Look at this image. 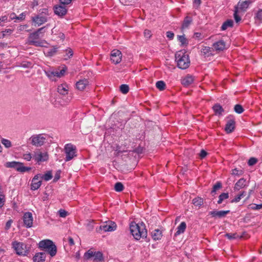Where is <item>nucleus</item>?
<instances>
[{
    "label": "nucleus",
    "instance_id": "obj_44",
    "mask_svg": "<svg viewBox=\"0 0 262 262\" xmlns=\"http://www.w3.org/2000/svg\"><path fill=\"white\" fill-rule=\"evenodd\" d=\"M225 236L227 237L229 239H235L237 238H241L242 236H239L238 235L235 233H226L225 234Z\"/></svg>",
    "mask_w": 262,
    "mask_h": 262
},
{
    "label": "nucleus",
    "instance_id": "obj_41",
    "mask_svg": "<svg viewBox=\"0 0 262 262\" xmlns=\"http://www.w3.org/2000/svg\"><path fill=\"white\" fill-rule=\"evenodd\" d=\"M115 190L117 192H121L124 189V186L121 182H117L114 186Z\"/></svg>",
    "mask_w": 262,
    "mask_h": 262
},
{
    "label": "nucleus",
    "instance_id": "obj_4",
    "mask_svg": "<svg viewBox=\"0 0 262 262\" xmlns=\"http://www.w3.org/2000/svg\"><path fill=\"white\" fill-rule=\"evenodd\" d=\"M48 138V136L43 134L34 135L29 138V141L32 145L40 147L46 143Z\"/></svg>",
    "mask_w": 262,
    "mask_h": 262
},
{
    "label": "nucleus",
    "instance_id": "obj_38",
    "mask_svg": "<svg viewBox=\"0 0 262 262\" xmlns=\"http://www.w3.org/2000/svg\"><path fill=\"white\" fill-rule=\"evenodd\" d=\"M58 47H53V48L50 49L47 52V56H54L57 51Z\"/></svg>",
    "mask_w": 262,
    "mask_h": 262
},
{
    "label": "nucleus",
    "instance_id": "obj_42",
    "mask_svg": "<svg viewBox=\"0 0 262 262\" xmlns=\"http://www.w3.org/2000/svg\"><path fill=\"white\" fill-rule=\"evenodd\" d=\"M120 91L124 94H127L129 91V86L127 84H122L120 86Z\"/></svg>",
    "mask_w": 262,
    "mask_h": 262
},
{
    "label": "nucleus",
    "instance_id": "obj_10",
    "mask_svg": "<svg viewBox=\"0 0 262 262\" xmlns=\"http://www.w3.org/2000/svg\"><path fill=\"white\" fill-rule=\"evenodd\" d=\"M116 224L113 221H108L100 226V229L105 232H111L116 229Z\"/></svg>",
    "mask_w": 262,
    "mask_h": 262
},
{
    "label": "nucleus",
    "instance_id": "obj_9",
    "mask_svg": "<svg viewBox=\"0 0 262 262\" xmlns=\"http://www.w3.org/2000/svg\"><path fill=\"white\" fill-rule=\"evenodd\" d=\"M122 59V53L118 50L114 49L111 53V60L115 64L119 63Z\"/></svg>",
    "mask_w": 262,
    "mask_h": 262
},
{
    "label": "nucleus",
    "instance_id": "obj_40",
    "mask_svg": "<svg viewBox=\"0 0 262 262\" xmlns=\"http://www.w3.org/2000/svg\"><path fill=\"white\" fill-rule=\"evenodd\" d=\"M178 40L181 42V46H183L188 45L187 39L185 37L184 35H178Z\"/></svg>",
    "mask_w": 262,
    "mask_h": 262
},
{
    "label": "nucleus",
    "instance_id": "obj_6",
    "mask_svg": "<svg viewBox=\"0 0 262 262\" xmlns=\"http://www.w3.org/2000/svg\"><path fill=\"white\" fill-rule=\"evenodd\" d=\"M66 158L64 159L66 162L72 160L77 156L76 147L71 143H68L65 145L64 147Z\"/></svg>",
    "mask_w": 262,
    "mask_h": 262
},
{
    "label": "nucleus",
    "instance_id": "obj_25",
    "mask_svg": "<svg viewBox=\"0 0 262 262\" xmlns=\"http://www.w3.org/2000/svg\"><path fill=\"white\" fill-rule=\"evenodd\" d=\"M212 109L214 112V114L216 116H222L224 110L222 106L219 104H215L212 107Z\"/></svg>",
    "mask_w": 262,
    "mask_h": 262
},
{
    "label": "nucleus",
    "instance_id": "obj_45",
    "mask_svg": "<svg viewBox=\"0 0 262 262\" xmlns=\"http://www.w3.org/2000/svg\"><path fill=\"white\" fill-rule=\"evenodd\" d=\"M94 252L91 250H89L86 252L84 253V258L85 259H89L92 257H93Z\"/></svg>",
    "mask_w": 262,
    "mask_h": 262
},
{
    "label": "nucleus",
    "instance_id": "obj_21",
    "mask_svg": "<svg viewBox=\"0 0 262 262\" xmlns=\"http://www.w3.org/2000/svg\"><path fill=\"white\" fill-rule=\"evenodd\" d=\"M246 186H247V185L246 179L241 178L235 183L234 189L235 190H239Z\"/></svg>",
    "mask_w": 262,
    "mask_h": 262
},
{
    "label": "nucleus",
    "instance_id": "obj_8",
    "mask_svg": "<svg viewBox=\"0 0 262 262\" xmlns=\"http://www.w3.org/2000/svg\"><path fill=\"white\" fill-rule=\"evenodd\" d=\"M12 246L16 254L19 255H26L29 251V247L23 243L14 242Z\"/></svg>",
    "mask_w": 262,
    "mask_h": 262
},
{
    "label": "nucleus",
    "instance_id": "obj_12",
    "mask_svg": "<svg viewBox=\"0 0 262 262\" xmlns=\"http://www.w3.org/2000/svg\"><path fill=\"white\" fill-rule=\"evenodd\" d=\"M24 223L27 228H30L33 225L32 214L30 212H26L23 216Z\"/></svg>",
    "mask_w": 262,
    "mask_h": 262
},
{
    "label": "nucleus",
    "instance_id": "obj_22",
    "mask_svg": "<svg viewBox=\"0 0 262 262\" xmlns=\"http://www.w3.org/2000/svg\"><path fill=\"white\" fill-rule=\"evenodd\" d=\"M46 257V253L45 252H39L36 253L33 257L34 262H43Z\"/></svg>",
    "mask_w": 262,
    "mask_h": 262
},
{
    "label": "nucleus",
    "instance_id": "obj_47",
    "mask_svg": "<svg viewBox=\"0 0 262 262\" xmlns=\"http://www.w3.org/2000/svg\"><path fill=\"white\" fill-rule=\"evenodd\" d=\"M243 170L242 169H238L237 168H235L232 170L231 174L233 176H241L243 174Z\"/></svg>",
    "mask_w": 262,
    "mask_h": 262
},
{
    "label": "nucleus",
    "instance_id": "obj_11",
    "mask_svg": "<svg viewBox=\"0 0 262 262\" xmlns=\"http://www.w3.org/2000/svg\"><path fill=\"white\" fill-rule=\"evenodd\" d=\"M33 158L37 162L47 161L48 160L49 156L47 152H42L40 151H36L34 152Z\"/></svg>",
    "mask_w": 262,
    "mask_h": 262
},
{
    "label": "nucleus",
    "instance_id": "obj_36",
    "mask_svg": "<svg viewBox=\"0 0 262 262\" xmlns=\"http://www.w3.org/2000/svg\"><path fill=\"white\" fill-rule=\"evenodd\" d=\"M156 86L160 91H163L165 90L166 84L163 81L160 80L156 82Z\"/></svg>",
    "mask_w": 262,
    "mask_h": 262
},
{
    "label": "nucleus",
    "instance_id": "obj_14",
    "mask_svg": "<svg viewBox=\"0 0 262 262\" xmlns=\"http://www.w3.org/2000/svg\"><path fill=\"white\" fill-rule=\"evenodd\" d=\"M67 8L66 6L56 5L54 7V11L56 15L59 16H63L67 13Z\"/></svg>",
    "mask_w": 262,
    "mask_h": 262
},
{
    "label": "nucleus",
    "instance_id": "obj_20",
    "mask_svg": "<svg viewBox=\"0 0 262 262\" xmlns=\"http://www.w3.org/2000/svg\"><path fill=\"white\" fill-rule=\"evenodd\" d=\"M89 81L86 79H83L79 80L76 83V88L80 91H83L88 85Z\"/></svg>",
    "mask_w": 262,
    "mask_h": 262
},
{
    "label": "nucleus",
    "instance_id": "obj_18",
    "mask_svg": "<svg viewBox=\"0 0 262 262\" xmlns=\"http://www.w3.org/2000/svg\"><path fill=\"white\" fill-rule=\"evenodd\" d=\"M235 122L233 119L229 120L225 128V131L227 133H232L235 128Z\"/></svg>",
    "mask_w": 262,
    "mask_h": 262
},
{
    "label": "nucleus",
    "instance_id": "obj_16",
    "mask_svg": "<svg viewBox=\"0 0 262 262\" xmlns=\"http://www.w3.org/2000/svg\"><path fill=\"white\" fill-rule=\"evenodd\" d=\"M32 20L38 26H41L48 21V18L41 15H36L32 17Z\"/></svg>",
    "mask_w": 262,
    "mask_h": 262
},
{
    "label": "nucleus",
    "instance_id": "obj_26",
    "mask_svg": "<svg viewBox=\"0 0 262 262\" xmlns=\"http://www.w3.org/2000/svg\"><path fill=\"white\" fill-rule=\"evenodd\" d=\"M186 228V224L184 222H182L181 224L178 226L177 228V231L175 233V236L178 235L180 234L183 233L185 231Z\"/></svg>",
    "mask_w": 262,
    "mask_h": 262
},
{
    "label": "nucleus",
    "instance_id": "obj_48",
    "mask_svg": "<svg viewBox=\"0 0 262 262\" xmlns=\"http://www.w3.org/2000/svg\"><path fill=\"white\" fill-rule=\"evenodd\" d=\"M66 55H65V59L67 60L68 58H71L73 55V52L71 48H68L66 50Z\"/></svg>",
    "mask_w": 262,
    "mask_h": 262
},
{
    "label": "nucleus",
    "instance_id": "obj_19",
    "mask_svg": "<svg viewBox=\"0 0 262 262\" xmlns=\"http://www.w3.org/2000/svg\"><path fill=\"white\" fill-rule=\"evenodd\" d=\"M213 47L216 51H223L226 47L225 42L223 40H220L218 41L214 42L213 44Z\"/></svg>",
    "mask_w": 262,
    "mask_h": 262
},
{
    "label": "nucleus",
    "instance_id": "obj_15",
    "mask_svg": "<svg viewBox=\"0 0 262 262\" xmlns=\"http://www.w3.org/2000/svg\"><path fill=\"white\" fill-rule=\"evenodd\" d=\"M230 212V210H214L209 212V214L213 217L223 218Z\"/></svg>",
    "mask_w": 262,
    "mask_h": 262
},
{
    "label": "nucleus",
    "instance_id": "obj_64",
    "mask_svg": "<svg viewBox=\"0 0 262 262\" xmlns=\"http://www.w3.org/2000/svg\"><path fill=\"white\" fill-rule=\"evenodd\" d=\"M133 151L137 154H141L143 151V148L142 147H139L135 148Z\"/></svg>",
    "mask_w": 262,
    "mask_h": 262
},
{
    "label": "nucleus",
    "instance_id": "obj_35",
    "mask_svg": "<svg viewBox=\"0 0 262 262\" xmlns=\"http://www.w3.org/2000/svg\"><path fill=\"white\" fill-rule=\"evenodd\" d=\"M246 194V192L243 191L240 194H238L235 197L234 199L231 201V203H237L242 198L245 196Z\"/></svg>",
    "mask_w": 262,
    "mask_h": 262
},
{
    "label": "nucleus",
    "instance_id": "obj_55",
    "mask_svg": "<svg viewBox=\"0 0 262 262\" xmlns=\"http://www.w3.org/2000/svg\"><path fill=\"white\" fill-rule=\"evenodd\" d=\"M21 67L23 68H30L32 67V63L28 61H24L21 63Z\"/></svg>",
    "mask_w": 262,
    "mask_h": 262
},
{
    "label": "nucleus",
    "instance_id": "obj_56",
    "mask_svg": "<svg viewBox=\"0 0 262 262\" xmlns=\"http://www.w3.org/2000/svg\"><path fill=\"white\" fill-rule=\"evenodd\" d=\"M58 213L59 216L61 217H65L68 214V212L66 210L63 209H60L58 211Z\"/></svg>",
    "mask_w": 262,
    "mask_h": 262
},
{
    "label": "nucleus",
    "instance_id": "obj_51",
    "mask_svg": "<svg viewBox=\"0 0 262 262\" xmlns=\"http://www.w3.org/2000/svg\"><path fill=\"white\" fill-rule=\"evenodd\" d=\"M234 18L236 23H238L241 20V17L237 14V7H235Z\"/></svg>",
    "mask_w": 262,
    "mask_h": 262
},
{
    "label": "nucleus",
    "instance_id": "obj_63",
    "mask_svg": "<svg viewBox=\"0 0 262 262\" xmlns=\"http://www.w3.org/2000/svg\"><path fill=\"white\" fill-rule=\"evenodd\" d=\"M24 159L26 160L27 161H29L31 160V159L32 158L31 155L30 153L25 154L24 155Z\"/></svg>",
    "mask_w": 262,
    "mask_h": 262
},
{
    "label": "nucleus",
    "instance_id": "obj_5",
    "mask_svg": "<svg viewBox=\"0 0 262 262\" xmlns=\"http://www.w3.org/2000/svg\"><path fill=\"white\" fill-rule=\"evenodd\" d=\"M39 38V35L34 32L30 33L28 38V43L35 47H45V44L47 43V41L45 40H40Z\"/></svg>",
    "mask_w": 262,
    "mask_h": 262
},
{
    "label": "nucleus",
    "instance_id": "obj_37",
    "mask_svg": "<svg viewBox=\"0 0 262 262\" xmlns=\"http://www.w3.org/2000/svg\"><path fill=\"white\" fill-rule=\"evenodd\" d=\"M38 15L47 17L50 15L48 9L42 8L39 9Z\"/></svg>",
    "mask_w": 262,
    "mask_h": 262
},
{
    "label": "nucleus",
    "instance_id": "obj_58",
    "mask_svg": "<svg viewBox=\"0 0 262 262\" xmlns=\"http://www.w3.org/2000/svg\"><path fill=\"white\" fill-rule=\"evenodd\" d=\"M199 155L201 159H204L207 155V152L205 150L202 149Z\"/></svg>",
    "mask_w": 262,
    "mask_h": 262
},
{
    "label": "nucleus",
    "instance_id": "obj_3",
    "mask_svg": "<svg viewBox=\"0 0 262 262\" xmlns=\"http://www.w3.org/2000/svg\"><path fill=\"white\" fill-rule=\"evenodd\" d=\"M38 247L41 249H47L48 253L51 257H53L56 254V246L54 243L50 239L41 241L38 244Z\"/></svg>",
    "mask_w": 262,
    "mask_h": 262
},
{
    "label": "nucleus",
    "instance_id": "obj_50",
    "mask_svg": "<svg viewBox=\"0 0 262 262\" xmlns=\"http://www.w3.org/2000/svg\"><path fill=\"white\" fill-rule=\"evenodd\" d=\"M1 142L6 148H9L12 146L11 141L8 139H3Z\"/></svg>",
    "mask_w": 262,
    "mask_h": 262
},
{
    "label": "nucleus",
    "instance_id": "obj_54",
    "mask_svg": "<svg viewBox=\"0 0 262 262\" xmlns=\"http://www.w3.org/2000/svg\"><path fill=\"white\" fill-rule=\"evenodd\" d=\"M257 162V159L255 158H250L248 161V164L249 166H252L255 164Z\"/></svg>",
    "mask_w": 262,
    "mask_h": 262
},
{
    "label": "nucleus",
    "instance_id": "obj_57",
    "mask_svg": "<svg viewBox=\"0 0 262 262\" xmlns=\"http://www.w3.org/2000/svg\"><path fill=\"white\" fill-rule=\"evenodd\" d=\"M144 34L145 37L147 38H149L151 36V31L147 29L144 30Z\"/></svg>",
    "mask_w": 262,
    "mask_h": 262
},
{
    "label": "nucleus",
    "instance_id": "obj_32",
    "mask_svg": "<svg viewBox=\"0 0 262 262\" xmlns=\"http://www.w3.org/2000/svg\"><path fill=\"white\" fill-rule=\"evenodd\" d=\"M94 261H101L103 259V254L101 252H94Z\"/></svg>",
    "mask_w": 262,
    "mask_h": 262
},
{
    "label": "nucleus",
    "instance_id": "obj_52",
    "mask_svg": "<svg viewBox=\"0 0 262 262\" xmlns=\"http://www.w3.org/2000/svg\"><path fill=\"white\" fill-rule=\"evenodd\" d=\"M5 195L0 192V208H1L5 204Z\"/></svg>",
    "mask_w": 262,
    "mask_h": 262
},
{
    "label": "nucleus",
    "instance_id": "obj_61",
    "mask_svg": "<svg viewBox=\"0 0 262 262\" xmlns=\"http://www.w3.org/2000/svg\"><path fill=\"white\" fill-rule=\"evenodd\" d=\"M26 14L25 12L21 13L18 16H17V19L19 20H23L25 19Z\"/></svg>",
    "mask_w": 262,
    "mask_h": 262
},
{
    "label": "nucleus",
    "instance_id": "obj_39",
    "mask_svg": "<svg viewBox=\"0 0 262 262\" xmlns=\"http://www.w3.org/2000/svg\"><path fill=\"white\" fill-rule=\"evenodd\" d=\"M229 198L228 193H221L219 197V200L217 201V203L220 204L222 203V202Z\"/></svg>",
    "mask_w": 262,
    "mask_h": 262
},
{
    "label": "nucleus",
    "instance_id": "obj_27",
    "mask_svg": "<svg viewBox=\"0 0 262 262\" xmlns=\"http://www.w3.org/2000/svg\"><path fill=\"white\" fill-rule=\"evenodd\" d=\"M192 21V19L191 17L187 16L185 17L182 26V29H185L186 28H187L188 26L190 25V24Z\"/></svg>",
    "mask_w": 262,
    "mask_h": 262
},
{
    "label": "nucleus",
    "instance_id": "obj_46",
    "mask_svg": "<svg viewBox=\"0 0 262 262\" xmlns=\"http://www.w3.org/2000/svg\"><path fill=\"white\" fill-rule=\"evenodd\" d=\"M234 110L237 114H241L244 111L243 106L240 104H236L234 106Z\"/></svg>",
    "mask_w": 262,
    "mask_h": 262
},
{
    "label": "nucleus",
    "instance_id": "obj_31",
    "mask_svg": "<svg viewBox=\"0 0 262 262\" xmlns=\"http://www.w3.org/2000/svg\"><path fill=\"white\" fill-rule=\"evenodd\" d=\"M57 91L59 94L62 95H66L68 93V89H67V86L63 84L59 85L57 88Z\"/></svg>",
    "mask_w": 262,
    "mask_h": 262
},
{
    "label": "nucleus",
    "instance_id": "obj_33",
    "mask_svg": "<svg viewBox=\"0 0 262 262\" xmlns=\"http://www.w3.org/2000/svg\"><path fill=\"white\" fill-rule=\"evenodd\" d=\"M39 177L40 179H43L46 181H48L52 178L53 176L52 172L51 171H48L43 175H41L40 174Z\"/></svg>",
    "mask_w": 262,
    "mask_h": 262
},
{
    "label": "nucleus",
    "instance_id": "obj_1",
    "mask_svg": "<svg viewBox=\"0 0 262 262\" xmlns=\"http://www.w3.org/2000/svg\"><path fill=\"white\" fill-rule=\"evenodd\" d=\"M130 231L134 238L139 240L141 238H146L147 235V230L143 223L140 224L132 222L129 226Z\"/></svg>",
    "mask_w": 262,
    "mask_h": 262
},
{
    "label": "nucleus",
    "instance_id": "obj_2",
    "mask_svg": "<svg viewBox=\"0 0 262 262\" xmlns=\"http://www.w3.org/2000/svg\"><path fill=\"white\" fill-rule=\"evenodd\" d=\"M175 61L177 62V67L182 70L187 69L190 63L189 55L182 51L176 52Z\"/></svg>",
    "mask_w": 262,
    "mask_h": 262
},
{
    "label": "nucleus",
    "instance_id": "obj_13",
    "mask_svg": "<svg viewBox=\"0 0 262 262\" xmlns=\"http://www.w3.org/2000/svg\"><path fill=\"white\" fill-rule=\"evenodd\" d=\"M39 176H40V174H37L35 175L32 179V183L31 185V190H36L40 187L42 183V181L39 180V178H40Z\"/></svg>",
    "mask_w": 262,
    "mask_h": 262
},
{
    "label": "nucleus",
    "instance_id": "obj_59",
    "mask_svg": "<svg viewBox=\"0 0 262 262\" xmlns=\"http://www.w3.org/2000/svg\"><path fill=\"white\" fill-rule=\"evenodd\" d=\"M12 223V220H9V221H8L7 222H6V225H5V229L6 230L9 229L11 226V224Z\"/></svg>",
    "mask_w": 262,
    "mask_h": 262
},
{
    "label": "nucleus",
    "instance_id": "obj_60",
    "mask_svg": "<svg viewBox=\"0 0 262 262\" xmlns=\"http://www.w3.org/2000/svg\"><path fill=\"white\" fill-rule=\"evenodd\" d=\"M166 37L169 39H172L174 37V33L171 31H167L166 32Z\"/></svg>",
    "mask_w": 262,
    "mask_h": 262
},
{
    "label": "nucleus",
    "instance_id": "obj_7",
    "mask_svg": "<svg viewBox=\"0 0 262 262\" xmlns=\"http://www.w3.org/2000/svg\"><path fill=\"white\" fill-rule=\"evenodd\" d=\"M5 166L8 168H14L17 171L23 173L28 171L31 169L30 167L24 166L22 163L16 161L8 162L6 163Z\"/></svg>",
    "mask_w": 262,
    "mask_h": 262
},
{
    "label": "nucleus",
    "instance_id": "obj_24",
    "mask_svg": "<svg viewBox=\"0 0 262 262\" xmlns=\"http://www.w3.org/2000/svg\"><path fill=\"white\" fill-rule=\"evenodd\" d=\"M151 235L154 241L160 240L162 237V232L160 230L156 229L151 233Z\"/></svg>",
    "mask_w": 262,
    "mask_h": 262
},
{
    "label": "nucleus",
    "instance_id": "obj_30",
    "mask_svg": "<svg viewBox=\"0 0 262 262\" xmlns=\"http://www.w3.org/2000/svg\"><path fill=\"white\" fill-rule=\"evenodd\" d=\"M192 204L196 207H201L203 204V200L200 197L195 198L192 200Z\"/></svg>",
    "mask_w": 262,
    "mask_h": 262
},
{
    "label": "nucleus",
    "instance_id": "obj_53",
    "mask_svg": "<svg viewBox=\"0 0 262 262\" xmlns=\"http://www.w3.org/2000/svg\"><path fill=\"white\" fill-rule=\"evenodd\" d=\"M46 75L51 80H53L54 78V71H46Z\"/></svg>",
    "mask_w": 262,
    "mask_h": 262
},
{
    "label": "nucleus",
    "instance_id": "obj_29",
    "mask_svg": "<svg viewBox=\"0 0 262 262\" xmlns=\"http://www.w3.org/2000/svg\"><path fill=\"white\" fill-rule=\"evenodd\" d=\"M201 53L205 57H209L212 55L211 49L209 47H205L201 50Z\"/></svg>",
    "mask_w": 262,
    "mask_h": 262
},
{
    "label": "nucleus",
    "instance_id": "obj_43",
    "mask_svg": "<svg viewBox=\"0 0 262 262\" xmlns=\"http://www.w3.org/2000/svg\"><path fill=\"white\" fill-rule=\"evenodd\" d=\"M248 208L252 209V210H259L262 208V204H251L248 206Z\"/></svg>",
    "mask_w": 262,
    "mask_h": 262
},
{
    "label": "nucleus",
    "instance_id": "obj_49",
    "mask_svg": "<svg viewBox=\"0 0 262 262\" xmlns=\"http://www.w3.org/2000/svg\"><path fill=\"white\" fill-rule=\"evenodd\" d=\"M255 18L260 21V23H262V9H259L257 12L256 13Z\"/></svg>",
    "mask_w": 262,
    "mask_h": 262
},
{
    "label": "nucleus",
    "instance_id": "obj_34",
    "mask_svg": "<svg viewBox=\"0 0 262 262\" xmlns=\"http://www.w3.org/2000/svg\"><path fill=\"white\" fill-rule=\"evenodd\" d=\"M222 187V183L220 182H217L213 187L211 193L212 196L216 194V190H219Z\"/></svg>",
    "mask_w": 262,
    "mask_h": 262
},
{
    "label": "nucleus",
    "instance_id": "obj_28",
    "mask_svg": "<svg viewBox=\"0 0 262 262\" xmlns=\"http://www.w3.org/2000/svg\"><path fill=\"white\" fill-rule=\"evenodd\" d=\"M233 25V21L232 19H228L225 21L221 27L222 30H226L228 28H231Z\"/></svg>",
    "mask_w": 262,
    "mask_h": 262
},
{
    "label": "nucleus",
    "instance_id": "obj_62",
    "mask_svg": "<svg viewBox=\"0 0 262 262\" xmlns=\"http://www.w3.org/2000/svg\"><path fill=\"white\" fill-rule=\"evenodd\" d=\"M45 28H46V27L45 26V27H41L40 28H39L36 31H35L34 32L35 33L39 35V36H40V34L43 33L42 31L44 30Z\"/></svg>",
    "mask_w": 262,
    "mask_h": 262
},
{
    "label": "nucleus",
    "instance_id": "obj_23",
    "mask_svg": "<svg viewBox=\"0 0 262 262\" xmlns=\"http://www.w3.org/2000/svg\"><path fill=\"white\" fill-rule=\"evenodd\" d=\"M253 1L252 0H248V1H245L243 2L239 1L237 5V8L239 7V8L242 10H245L246 9L248 8L249 5L251 4Z\"/></svg>",
    "mask_w": 262,
    "mask_h": 262
},
{
    "label": "nucleus",
    "instance_id": "obj_17",
    "mask_svg": "<svg viewBox=\"0 0 262 262\" xmlns=\"http://www.w3.org/2000/svg\"><path fill=\"white\" fill-rule=\"evenodd\" d=\"M194 81V77L190 75H187L181 80L182 84L185 86H188Z\"/></svg>",
    "mask_w": 262,
    "mask_h": 262
}]
</instances>
